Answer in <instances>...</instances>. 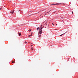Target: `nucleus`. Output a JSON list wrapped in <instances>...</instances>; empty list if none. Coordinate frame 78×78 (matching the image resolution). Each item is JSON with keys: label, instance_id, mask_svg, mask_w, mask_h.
Wrapping results in <instances>:
<instances>
[{"label": "nucleus", "instance_id": "aec40b11", "mask_svg": "<svg viewBox=\"0 0 78 78\" xmlns=\"http://www.w3.org/2000/svg\"><path fill=\"white\" fill-rule=\"evenodd\" d=\"M55 30H57V29H56Z\"/></svg>", "mask_w": 78, "mask_h": 78}, {"label": "nucleus", "instance_id": "20e7f679", "mask_svg": "<svg viewBox=\"0 0 78 78\" xmlns=\"http://www.w3.org/2000/svg\"><path fill=\"white\" fill-rule=\"evenodd\" d=\"M66 32L65 33H64L63 34H62L60 35L59 36H62V35H64V34H66Z\"/></svg>", "mask_w": 78, "mask_h": 78}, {"label": "nucleus", "instance_id": "6ab92c4d", "mask_svg": "<svg viewBox=\"0 0 78 78\" xmlns=\"http://www.w3.org/2000/svg\"><path fill=\"white\" fill-rule=\"evenodd\" d=\"M32 46H33L32 45H31V47H32Z\"/></svg>", "mask_w": 78, "mask_h": 78}, {"label": "nucleus", "instance_id": "f03ea898", "mask_svg": "<svg viewBox=\"0 0 78 78\" xmlns=\"http://www.w3.org/2000/svg\"><path fill=\"white\" fill-rule=\"evenodd\" d=\"M14 10L11 11H10V12L11 14H14Z\"/></svg>", "mask_w": 78, "mask_h": 78}, {"label": "nucleus", "instance_id": "dca6fc26", "mask_svg": "<svg viewBox=\"0 0 78 78\" xmlns=\"http://www.w3.org/2000/svg\"><path fill=\"white\" fill-rule=\"evenodd\" d=\"M72 12V14H73V12Z\"/></svg>", "mask_w": 78, "mask_h": 78}, {"label": "nucleus", "instance_id": "a211bd4d", "mask_svg": "<svg viewBox=\"0 0 78 78\" xmlns=\"http://www.w3.org/2000/svg\"><path fill=\"white\" fill-rule=\"evenodd\" d=\"M68 59H70V58H68Z\"/></svg>", "mask_w": 78, "mask_h": 78}, {"label": "nucleus", "instance_id": "423d86ee", "mask_svg": "<svg viewBox=\"0 0 78 78\" xmlns=\"http://www.w3.org/2000/svg\"><path fill=\"white\" fill-rule=\"evenodd\" d=\"M28 31L29 32H30V31H31V29H30V30H29Z\"/></svg>", "mask_w": 78, "mask_h": 78}, {"label": "nucleus", "instance_id": "f3484780", "mask_svg": "<svg viewBox=\"0 0 78 78\" xmlns=\"http://www.w3.org/2000/svg\"><path fill=\"white\" fill-rule=\"evenodd\" d=\"M50 11H49V12H47V13H48V12H50Z\"/></svg>", "mask_w": 78, "mask_h": 78}, {"label": "nucleus", "instance_id": "6e6552de", "mask_svg": "<svg viewBox=\"0 0 78 78\" xmlns=\"http://www.w3.org/2000/svg\"><path fill=\"white\" fill-rule=\"evenodd\" d=\"M51 6H52V5H56V4H51Z\"/></svg>", "mask_w": 78, "mask_h": 78}, {"label": "nucleus", "instance_id": "9b49d317", "mask_svg": "<svg viewBox=\"0 0 78 78\" xmlns=\"http://www.w3.org/2000/svg\"><path fill=\"white\" fill-rule=\"evenodd\" d=\"M12 62H13V63H14V61H12Z\"/></svg>", "mask_w": 78, "mask_h": 78}, {"label": "nucleus", "instance_id": "ddd939ff", "mask_svg": "<svg viewBox=\"0 0 78 78\" xmlns=\"http://www.w3.org/2000/svg\"><path fill=\"white\" fill-rule=\"evenodd\" d=\"M25 42L26 44H27V42H26V41H25Z\"/></svg>", "mask_w": 78, "mask_h": 78}, {"label": "nucleus", "instance_id": "412c9836", "mask_svg": "<svg viewBox=\"0 0 78 78\" xmlns=\"http://www.w3.org/2000/svg\"><path fill=\"white\" fill-rule=\"evenodd\" d=\"M56 25H57V24H56Z\"/></svg>", "mask_w": 78, "mask_h": 78}, {"label": "nucleus", "instance_id": "7ed1b4c3", "mask_svg": "<svg viewBox=\"0 0 78 78\" xmlns=\"http://www.w3.org/2000/svg\"><path fill=\"white\" fill-rule=\"evenodd\" d=\"M32 35H33V33L32 32L31 33V34L29 35V37H30V36H32Z\"/></svg>", "mask_w": 78, "mask_h": 78}, {"label": "nucleus", "instance_id": "2eb2a0df", "mask_svg": "<svg viewBox=\"0 0 78 78\" xmlns=\"http://www.w3.org/2000/svg\"><path fill=\"white\" fill-rule=\"evenodd\" d=\"M52 25H54V24H53V23H52Z\"/></svg>", "mask_w": 78, "mask_h": 78}, {"label": "nucleus", "instance_id": "f8f14e48", "mask_svg": "<svg viewBox=\"0 0 78 78\" xmlns=\"http://www.w3.org/2000/svg\"><path fill=\"white\" fill-rule=\"evenodd\" d=\"M21 11V10H19L18 11V12H19V11Z\"/></svg>", "mask_w": 78, "mask_h": 78}, {"label": "nucleus", "instance_id": "39448f33", "mask_svg": "<svg viewBox=\"0 0 78 78\" xmlns=\"http://www.w3.org/2000/svg\"><path fill=\"white\" fill-rule=\"evenodd\" d=\"M21 36V32H20L19 34V36Z\"/></svg>", "mask_w": 78, "mask_h": 78}, {"label": "nucleus", "instance_id": "4468645a", "mask_svg": "<svg viewBox=\"0 0 78 78\" xmlns=\"http://www.w3.org/2000/svg\"><path fill=\"white\" fill-rule=\"evenodd\" d=\"M47 13H46V14H45V15L44 16H45V15H46V14H47Z\"/></svg>", "mask_w": 78, "mask_h": 78}, {"label": "nucleus", "instance_id": "f257e3e1", "mask_svg": "<svg viewBox=\"0 0 78 78\" xmlns=\"http://www.w3.org/2000/svg\"><path fill=\"white\" fill-rule=\"evenodd\" d=\"M44 27V26L42 27V25H41V27H37V30H39V32H38V36L39 37H41V35L42 34V28Z\"/></svg>", "mask_w": 78, "mask_h": 78}, {"label": "nucleus", "instance_id": "4be33fe9", "mask_svg": "<svg viewBox=\"0 0 78 78\" xmlns=\"http://www.w3.org/2000/svg\"><path fill=\"white\" fill-rule=\"evenodd\" d=\"M46 28V27H45V28Z\"/></svg>", "mask_w": 78, "mask_h": 78}, {"label": "nucleus", "instance_id": "0eeeda50", "mask_svg": "<svg viewBox=\"0 0 78 78\" xmlns=\"http://www.w3.org/2000/svg\"><path fill=\"white\" fill-rule=\"evenodd\" d=\"M60 4H61V3H57L56 4H55V5H60Z\"/></svg>", "mask_w": 78, "mask_h": 78}, {"label": "nucleus", "instance_id": "1a4fd4ad", "mask_svg": "<svg viewBox=\"0 0 78 78\" xmlns=\"http://www.w3.org/2000/svg\"><path fill=\"white\" fill-rule=\"evenodd\" d=\"M31 50H33V47L31 48Z\"/></svg>", "mask_w": 78, "mask_h": 78}, {"label": "nucleus", "instance_id": "9d476101", "mask_svg": "<svg viewBox=\"0 0 78 78\" xmlns=\"http://www.w3.org/2000/svg\"><path fill=\"white\" fill-rule=\"evenodd\" d=\"M2 9V8L1 7V8H0V10H1Z\"/></svg>", "mask_w": 78, "mask_h": 78}]
</instances>
